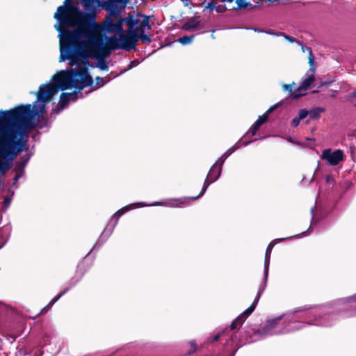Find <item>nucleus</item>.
<instances>
[{
  "instance_id": "obj_1",
  "label": "nucleus",
  "mask_w": 356,
  "mask_h": 356,
  "mask_svg": "<svg viewBox=\"0 0 356 356\" xmlns=\"http://www.w3.org/2000/svg\"><path fill=\"white\" fill-rule=\"evenodd\" d=\"M31 104L0 111V175H4L13 167V161L23 151L29 149L30 132L35 129Z\"/></svg>"
},
{
  "instance_id": "obj_2",
  "label": "nucleus",
  "mask_w": 356,
  "mask_h": 356,
  "mask_svg": "<svg viewBox=\"0 0 356 356\" xmlns=\"http://www.w3.org/2000/svg\"><path fill=\"white\" fill-rule=\"evenodd\" d=\"M84 24L80 30L62 31L60 62L68 60L74 65L81 60L87 67L88 58H106L111 54L112 49L104 42L99 24Z\"/></svg>"
},
{
  "instance_id": "obj_3",
  "label": "nucleus",
  "mask_w": 356,
  "mask_h": 356,
  "mask_svg": "<svg viewBox=\"0 0 356 356\" xmlns=\"http://www.w3.org/2000/svg\"><path fill=\"white\" fill-rule=\"evenodd\" d=\"M53 83L41 85L36 93V102H41L40 106H31L33 111V118L39 113H43L46 104L58 92L59 90H65L75 88L78 90L72 92H62L60 95L59 109L65 108L70 101H75L79 95L81 96V90L87 86H92L93 80L89 74L88 67L79 66L76 70L70 71H61L52 76Z\"/></svg>"
},
{
  "instance_id": "obj_4",
  "label": "nucleus",
  "mask_w": 356,
  "mask_h": 356,
  "mask_svg": "<svg viewBox=\"0 0 356 356\" xmlns=\"http://www.w3.org/2000/svg\"><path fill=\"white\" fill-rule=\"evenodd\" d=\"M81 3L87 12L83 13L85 15H90V17L83 21L82 19H77L72 17L67 16L61 19V24H65L70 27L76 26L74 30H80L82 29L83 24H85L84 23H89L90 24H97L95 22V0H81Z\"/></svg>"
},
{
  "instance_id": "obj_5",
  "label": "nucleus",
  "mask_w": 356,
  "mask_h": 356,
  "mask_svg": "<svg viewBox=\"0 0 356 356\" xmlns=\"http://www.w3.org/2000/svg\"><path fill=\"white\" fill-rule=\"evenodd\" d=\"M92 266V262L86 259H83L79 263L76 267V273L74 276L71 279L70 282V286L65 288L60 291L56 296H55L49 304L41 310V314H44L47 308H50L54 303H56L63 296H64L72 287L78 284L86 273H87Z\"/></svg>"
},
{
  "instance_id": "obj_6",
  "label": "nucleus",
  "mask_w": 356,
  "mask_h": 356,
  "mask_svg": "<svg viewBox=\"0 0 356 356\" xmlns=\"http://www.w3.org/2000/svg\"><path fill=\"white\" fill-rule=\"evenodd\" d=\"M72 17L83 21L90 17V15H85L79 8L74 5L72 0H65V6H60L58 8L57 12L54 14L56 18L60 24L61 19L64 17Z\"/></svg>"
},
{
  "instance_id": "obj_7",
  "label": "nucleus",
  "mask_w": 356,
  "mask_h": 356,
  "mask_svg": "<svg viewBox=\"0 0 356 356\" xmlns=\"http://www.w3.org/2000/svg\"><path fill=\"white\" fill-rule=\"evenodd\" d=\"M225 159L217 161L211 168L207 177L204 181L203 188L199 195L195 197H187L179 200L180 204H184L189 201H193L200 197L204 195L209 186L213 182L216 181L220 176L222 168Z\"/></svg>"
},
{
  "instance_id": "obj_8",
  "label": "nucleus",
  "mask_w": 356,
  "mask_h": 356,
  "mask_svg": "<svg viewBox=\"0 0 356 356\" xmlns=\"http://www.w3.org/2000/svg\"><path fill=\"white\" fill-rule=\"evenodd\" d=\"M321 157L323 160H325L330 165L334 166L344 159V154L341 149L332 152L330 149H325L323 151Z\"/></svg>"
},
{
  "instance_id": "obj_9",
  "label": "nucleus",
  "mask_w": 356,
  "mask_h": 356,
  "mask_svg": "<svg viewBox=\"0 0 356 356\" xmlns=\"http://www.w3.org/2000/svg\"><path fill=\"white\" fill-rule=\"evenodd\" d=\"M282 104L283 102L281 101L271 106L262 115L259 116L257 120L250 128L249 132L251 133L252 136L256 135L257 131L259 130L261 126L268 121V114L275 111L278 107L282 106Z\"/></svg>"
},
{
  "instance_id": "obj_10",
  "label": "nucleus",
  "mask_w": 356,
  "mask_h": 356,
  "mask_svg": "<svg viewBox=\"0 0 356 356\" xmlns=\"http://www.w3.org/2000/svg\"><path fill=\"white\" fill-rule=\"evenodd\" d=\"M138 16L140 18H138L137 19L138 23L136 29H138L140 33H144L145 29L147 30L151 29L149 17L143 14H138Z\"/></svg>"
},
{
  "instance_id": "obj_11",
  "label": "nucleus",
  "mask_w": 356,
  "mask_h": 356,
  "mask_svg": "<svg viewBox=\"0 0 356 356\" xmlns=\"http://www.w3.org/2000/svg\"><path fill=\"white\" fill-rule=\"evenodd\" d=\"M122 20L119 19L116 22H113L112 21L108 22L106 26V30L108 33H122L123 29H122Z\"/></svg>"
},
{
  "instance_id": "obj_12",
  "label": "nucleus",
  "mask_w": 356,
  "mask_h": 356,
  "mask_svg": "<svg viewBox=\"0 0 356 356\" xmlns=\"http://www.w3.org/2000/svg\"><path fill=\"white\" fill-rule=\"evenodd\" d=\"M30 159V156H27L26 158L22 157L20 160L16 161L14 165L13 171L15 173H19L22 175H24L25 173V168Z\"/></svg>"
},
{
  "instance_id": "obj_13",
  "label": "nucleus",
  "mask_w": 356,
  "mask_h": 356,
  "mask_svg": "<svg viewBox=\"0 0 356 356\" xmlns=\"http://www.w3.org/2000/svg\"><path fill=\"white\" fill-rule=\"evenodd\" d=\"M120 38L122 40V42L121 43V49L126 51H130L131 49H135L136 43L134 42V40H131L129 37L121 33Z\"/></svg>"
},
{
  "instance_id": "obj_14",
  "label": "nucleus",
  "mask_w": 356,
  "mask_h": 356,
  "mask_svg": "<svg viewBox=\"0 0 356 356\" xmlns=\"http://www.w3.org/2000/svg\"><path fill=\"white\" fill-rule=\"evenodd\" d=\"M104 38L106 40V44L110 47V49H112V51L121 49V43L116 36H104Z\"/></svg>"
},
{
  "instance_id": "obj_15",
  "label": "nucleus",
  "mask_w": 356,
  "mask_h": 356,
  "mask_svg": "<svg viewBox=\"0 0 356 356\" xmlns=\"http://www.w3.org/2000/svg\"><path fill=\"white\" fill-rule=\"evenodd\" d=\"M134 204H129L117 211L112 217V221H114L113 226H115L120 218L126 212H127L130 209L134 208Z\"/></svg>"
},
{
  "instance_id": "obj_16",
  "label": "nucleus",
  "mask_w": 356,
  "mask_h": 356,
  "mask_svg": "<svg viewBox=\"0 0 356 356\" xmlns=\"http://www.w3.org/2000/svg\"><path fill=\"white\" fill-rule=\"evenodd\" d=\"M293 237V236H289V237H286V238H277V239H275V240L272 241L268 244V245L267 246V248H266V261L270 259V254H271L272 250H273V247H274V245L275 244H277L279 242H282V241H284L285 240L290 239V238H291Z\"/></svg>"
},
{
  "instance_id": "obj_17",
  "label": "nucleus",
  "mask_w": 356,
  "mask_h": 356,
  "mask_svg": "<svg viewBox=\"0 0 356 356\" xmlns=\"http://www.w3.org/2000/svg\"><path fill=\"white\" fill-rule=\"evenodd\" d=\"M248 316L247 315H244V312L241 314L236 318H235L230 325V330H234L237 329L238 327H241L245 321Z\"/></svg>"
},
{
  "instance_id": "obj_18",
  "label": "nucleus",
  "mask_w": 356,
  "mask_h": 356,
  "mask_svg": "<svg viewBox=\"0 0 356 356\" xmlns=\"http://www.w3.org/2000/svg\"><path fill=\"white\" fill-rule=\"evenodd\" d=\"M296 85V83L293 82L292 84H283L282 88L284 90H287L289 92L290 95L291 97L294 99H298L305 94H302L298 92V91H296V89H295V91L293 90V86Z\"/></svg>"
},
{
  "instance_id": "obj_19",
  "label": "nucleus",
  "mask_w": 356,
  "mask_h": 356,
  "mask_svg": "<svg viewBox=\"0 0 356 356\" xmlns=\"http://www.w3.org/2000/svg\"><path fill=\"white\" fill-rule=\"evenodd\" d=\"M264 286H263L261 289H259V291H258L257 296H256V298H255L254 300L253 301V302L252 303V305L247 309H245L243 312L244 315H247L248 316H249L254 311L257 304L259 302V298L261 297V293L264 291Z\"/></svg>"
},
{
  "instance_id": "obj_20",
  "label": "nucleus",
  "mask_w": 356,
  "mask_h": 356,
  "mask_svg": "<svg viewBox=\"0 0 356 356\" xmlns=\"http://www.w3.org/2000/svg\"><path fill=\"white\" fill-rule=\"evenodd\" d=\"M315 77L314 74H311L308 76L306 79H305L299 87L296 88V91H301L302 90H307L314 81Z\"/></svg>"
},
{
  "instance_id": "obj_21",
  "label": "nucleus",
  "mask_w": 356,
  "mask_h": 356,
  "mask_svg": "<svg viewBox=\"0 0 356 356\" xmlns=\"http://www.w3.org/2000/svg\"><path fill=\"white\" fill-rule=\"evenodd\" d=\"M119 2H122L125 5L127 0H108L106 8L110 12L115 11L118 10V3Z\"/></svg>"
},
{
  "instance_id": "obj_22",
  "label": "nucleus",
  "mask_w": 356,
  "mask_h": 356,
  "mask_svg": "<svg viewBox=\"0 0 356 356\" xmlns=\"http://www.w3.org/2000/svg\"><path fill=\"white\" fill-rule=\"evenodd\" d=\"M199 26L200 22H195V19L192 18L184 23L182 28L186 31H191L197 29Z\"/></svg>"
},
{
  "instance_id": "obj_23",
  "label": "nucleus",
  "mask_w": 356,
  "mask_h": 356,
  "mask_svg": "<svg viewBox=\"0 0 356 356\" xmlns=\"http://www.w3.org/2000/svg\"><path fill=\"white\" fill-rule=\"evenodd\" d=\"M324 112V108L316 107L309 111V119L310 120L318 119L321 113Z\"/></svg>"
},
{
  "instance_id": "obj_24",
  "label": "nucleus",
  "mask_w": 356,
  "mask_h": 356,
  "mask_svg": "<svg viewBox=\"0 0 356 356\" xmlns=\"http://www.w3.org/2000/svg\"><path fill=\"white\" fill-rule=\"evenodd\" d=\"M140 32L138 29H131L128 31V34L126 35L127 37H129V38L132 40H134V42L136 44V42L140 39V33H138Z\"/></svg>"
},
{
  "instance_id": "obj_25",
  "label": "nucleus",
  "mask_w": 356,
  "mask_h": 356,
  "mask_svg": "<svg viewBox=\"0 0 356 356\" xmlns=\"http://www.w3.org/2000/svg\"><path fill=\"white\" fill-rule=\"evenodd\" d=\"M138 18H135L133 16H129L126 18V23L129 26V30L135 29L134 27L136 26Z\"/></svg>"
},
{
  "instance_id": "obj_26",
  "label": "nucleus",
  "mask_w": 356,
  "mask_h": 356,
  "mask_svg": "<svg viewBox=\"0 0 356 356\" xmlns=\"http://www.w3.org/2000/svg\"><path fill=\"white\" fill-rule=\"evenodd\" d=\"M194 38V35H184L178 39V42L182 44H188L191 43Z\"/></svg>"
},
{
  "instance_id": "obj_27",
  "label": "nucleus",
  "mask_w": 356,
  "mask_h": 356,
  "mask_svg": "<svg viewBox=\"0 0 356 356\" xmlns=\"http://www.w3.org/2000/svg\"><path fill=\"white\" fill-rule=\"evenodd\" d=\"M96 58L98 60V63H99L98 67L102 70H105V71L108 70V66L106 63L105 58Z\"/></svg>"
},
{
  "instance_id": "obj_28",
  "label": "nucleus",
  "mask_w": 356,
  "mask_h": 356,
  "mask_svg": "<svg viewBox=\"0 0 356 356\" xmlns=\"http://www.w3.org/2000/svg\"><path fill=\"white\" fill-rule=\"evenodd\" d=\"M277 35H282L286 40H288L291 43L296 42V43L300 44V42L299 40H296V38H294L291 36H289V35L285 34L283 32H280L279 34H277Z\"/></svg>"
},
{
  "instance_id": "obj_29",
  "label": "nucleus",
  "mask_w": 356,
  "mask_h": 356,
  "mask_svg": "<svg viewBox=\"0 0 356 356\" xmlns=\"http://www.w3.org/2000/svg\"><path fill=\"white\" fill-rule=\"evenodd\" d=\"M140 39L141 40L142 42L145 43V44H149L152 41L150 36L148 35L144 34V33H140Z\"/></svg>"
},
{
  "instance_id": "obj_30",
  "label": "nucleus",
  "mask_w": 356,
  "mask_h": 356,
  "mask_svg": "<svg viewBox=\"0 0 356 356\" xmlns=\"http://www.w3.org/2000/svg\"><path fill=\"white\" fill-rule=\"evenodd\" d=\"M307 116H309V111H307L306 108H302L299 111V112H298L299 119L303 120Z\"/></svg>"
},
{
  "instance_id": "obj_31",
  "label": "nucleus",
  "mask_w": 356,
  "mask_h": 356,
  "mask_svg": "<svg viewBox=\"0 0 356 356\" xmlns=\"http://www.w3.org/2000/svg\"><path fill=\"white\" fill-rule=\"evenodd\" d=\"M236 3L238 8H245L250 5L245 0H236Z\"/></svg>"
},
{
  "instance_id": "obj_32",
  "label": "nucleus",
  "mask_w": 356,
  "mask_h": 356,
  "mask_svg": "<svg viewBox=\"0 0 356 356\" xmlns=\"http://www.w3.org/2000/svg\"><path fill=\"white\" fill-rule=\"evenodd\" d=\"M306 49L309 52V62H308L309 65L310 66H312L314 65V56L312 54V49L309 47H306Z\"/></svg>"
},
{
  "instance_id": "obj_33",
  "label": "nucleus",
  "mask_w": 356,
  "mask_h": 356,
  "mask_svg": "<svg viewBox=\"0 0 356 356\" xmlns=\"http://www.w3.org/2000/svg\"><path fill=\"white\" fill-rule=\"evenodd\" d=\"M11 203V198L6 196L4 197V200H3V207L5 208V209H6L10 204Z\"/></svg>"
},
{
  "instance_id": "obj_34",
  "label": "nucleus",
  "mask_w": 356,
  "mask_h": 356,
  "mask_svg": "<svg viewBox=\"0 0 356 356\" xmlns=\"http://www.w3.org/2000/svg\"><path fill=\"white\" fill-rule=\"evenodd\" d=\"M300 120L301 119H299L298 116L296 117L292 120L291 125L293 127H296L299 125Z\"/></svg>"
},
{
  "instance_id": "obj_35",
  "label": "nucleus",
  "mask_w": 356,
  "mask_h": 356,
  "mask_svg": "<svg viewBox=\"0 0 356 356\" xmlns=\"http://www.w3.org/2000/svg\"><path fill=\"white\" fill-rule=\"evenodd\" d=\"M220 336H221V333H218V334H216L213 337L209 338L208 340L211 343L218 341L220 339Z\"/></svg>"
},
{
  "instance_id": "obj_36",
  "label": "nucleus",
  "mask_w": 356,
  "mask_h": 356,
  "mask_svg": "<svg viewBox=\"0 0 356 356\" xmlns=\"http://www.w3.org/2000/svg\"><path fill=\"white\" fill-rule=\"evenodd\" d=\"M216 10L218 13H222L226 10V7L224 5H219L216 8Z\"/></svg>"
},
{
  "instance_id": "obj_37",
  "label": "nucleus",
  "mask_w": 356,
  "mask_h": 356,
  "mask_svg": "<svg viewBox=\"0 0 356 356\" xmlns=\"http://www.w3.org/2000/svg\"><path fill=\"white\" fill-rule=\"evenodd\" d=\"M95 86H97L98 85L101 84L102 86L104 85V83H102L103 82V78L102 77H100V76H97L95 78Z\"/></svg>"
},
{
  "instance_id": "obj_38",
  "label": "nucleus",
  "mask_w": 356,
  "mask_h": 356,
  "mask_svg": "<svg viewBox=\"0 0 356 356\" xmlns=\"http://www.w3.org/2000/svg\"><path fill=\"white\" fill-rule=\"evenodd\" d=\"M206 8L207 9H209V10H213L216 8V3L214 2H213V1L209 2V3H207Z\"/></svg>"
},
{
  "instance_id": "obj_39",
  "label": "nucleus",
  "mask_w": 356,
  "mask_h": 356,
  "mask_svg": "<svg viewBox=\"0 0 356 356\" xmlns=\"http://www.w3.org/2000/svg\"><path fill=\"white\" fill-rule=\"evenodd\" d=\"M24 175L16 173L14 178H13V184H15L19 179H20Z\"/></svg>"
},
{
  "instance_id": "obj_40",
  "label": "nucleus",
  "mask_w": 356,
  "mask_h": 356,
  "mask_svg": "<svg viewBox=\"0 0 356 356\" xmlns=\"http://www.w3.org/2000/svg\"><path fill=\"white\" fill-rule=\"evenodd\" d=\"M191 347H193V350H190L188 352V355H191L196 350V344L195 342H190Z\"/></svg>"
},
{
  "instance_id": "obj_41",
  "label": "nucleus",
  "mask_w": 356,
  "mask_h": 356,
  "mask_svg": "<svg viewBox=\"0 0 356 356\" xmlns=\"http://www.w3.org/2000/svg\"><path fill=\"white\" fill-rule=\"evenodd\" d=\"M279 320H280V318H277V319H273V320H272V321L270 322L269 325H270L271 327H275V325L276 324V323H277Z\"/></svg>"
},
{
  "instance_id": "obj_42",
  "label": "nucleus",
  "mask_w": 356,
  "mask_h": 356,
  "mask_svg": "<svg viewBox=\"0 0 356 356\" xmlns=\"http://www.w3.org/2000/svg\"><path fill=\"white\" fill-rule=\"evenodd\" d=\"M354 97H356V91L351 92L348 95V99L349 100Z\"/></svg>"
},
{
  "instance_id": "obj_43",
  "label": "nucleus",
  "mask_w": 356,
  "mask_h": 356,
  "mask_svg": "<svg viewBox=\"0 0 356 356\" xmlns=\"http://www.w3.org/2000/svg\"><path fill=\"white\" fill-rule=\"evenodd\" d=\"M314 307H307L305 306L301 307L300 309H298L296 310V312H302V311H305V310H307V309H312Z\"/></svg>"
},
{
  "instance_id": "obj_44",
  "label": "nucleus",
  "mask_w": 356,
  "mask_h": 356,
  "mask_svg": "<svg viewBox=\"0 0 356 356\" xmlns=\"http://www.w3.org/2000/svg\"><path fill=\"white\" fill-rule=\"evenodd\" d=\"M349 299H350V301H351V302H356V294L350 297Z\"/></svg>"
},
{
  "instance_id": "obj_45",
  "label": "nucleus",
  "mask_w": 356,
  "mask_h": 356,
  "mask_svg": "<svg viewBox=\"0 0 356 356\" xmlns=\"http://www.w3.org/2000/svg\"><path fill=\"white\" fill-rule=\"evenodd\" d=\"M266 33L268 34L274 35V31L271 29L268 30Z\"/></svg>"
},
{
  "instance_id": "obj_46",
  "label": "nucleus",
  "mask_w": 356,
  "mask_h": 356,
  "mask_svg": "<svg viewBox=\"0 0 356 356\" xmlns=\"http://www.w3.org/2000/svg\"><path fill=\"white\" fill-rule=\"evenodd\" d=\"M230 154H231V152H229V151H227V152L224 154V156H225V158H227V157H228Z\"/></svg>"
},
{
  "instance_id": "obj_47",
  "label": "nucleus",
  "mask_w": 356,
  "mask_h": 356,
  "mask_svg": "<svg viewBox=\"0 0 356 356\" xmlns=\"http://www.w3.org/2000/svg\"><path fill=\"white\" fill-rule=\"evenodd\" d=\"M330 179H332V176H327V178H326L327 182L330 181Z\"/></svg>"
},
{
  "instance_id": "obj_48",
  "label": "nucleus",
  "mask_w": 356,
  "mask_h": 356,
  "mask_svg": "<svg viewBox=\"0 0 356 356\" xmlns=\"http://www.w3.org/2000/svg\"><path fill=\"white\" fill-rule=\"evenodd\" d=\"M267 275H268V270H266V275H265V282L266 281Z\"/></svg>"
},
{
  "instance_id": "obj_49",
  "label": "nucleus",
  "mask_w": 356,
  "mask_h": 356,
  "mask_svg": "<svg viewBox=\"0 0 356 356\" xmlns=\"http://www.w3.org/2000/svg\"><path fill=\"white\" fill-rule=\"evenodd\" d=\"M57 30L61 32V29L59 26H58Z\"/></svg>"
},
{
  "instance_id": "obj_50",
  "label": "nucleus",
  "mask_w": 356,
  "mask_h": 356,
  "mask_svg": "<svg viewBox=\"0 0 356 356\" xmlns=\"http://www.w3.org/2000/svg\"><path fill=\"white\" fill-rule=\"evenodd\" d=\"M17 336H12V338L13 339V340H15Z\"/></svg>"
},
{
  "instance_id": "obj_51",
  "label": "nucleus",
  "mask_w": 356,
  "mask_h": 356,
  "mask_svg": "<svg viewBox=\"0 0 356 356\" xmlns=\"http://www.w3.org/2000/svg\"><path fill=\"white\" fill-rule=\"evenodd\" d=\"M225 332V330H223V331L222 332L221 334H224Z\"/></svg>"
},
{
  "instance_id": "obj_52",
  "label": "nucleus",
  "mask_w": 356,
  "mask_h": 356,
  "mask_svg": "<svg viewBox=\"0 0 356 356\" xmlns=\"http://www.w3.org/2000/svg\"><path fill=\"white\" fill-rule=\"evenodd\" d=\"M225 332V330H223V331L222 332L221 334H224Z\"/></svg>"
},
{
  "instance_id": "obj_53",
  "label": "nucleus",
  "mask_w": 356,
  "mask_h": 356,
  "mask_svg": "<svg viewBox=\"0 0 356 356\" xmlns=\"http://www.w3.org/2000/svg\"><path fill=\"white\" fill-rule=\"evenodd\" d=\"M225 332V330H223V331L222 332L221 334H224Z\"/></svg>"
},
{
  "instance_id": "obj_54",
  "label": "nucleus",
  "mask_w": 356,
  "mask_h": 356,
  "mask_svg": "<svg viewBox=\"0 0 356 356\" xmlns=\"http://www.w3.org/2000/svg\"><path fill=\"white\" fill-rule=\"evenodd\" d=\"M302 49L303 51H305L304 46H302Z\"/></svg>"
},
{
  "instance_id": "obj_55",
  "label": "nucleus",
  "mask_w": 356,
  "mask_h": 356,
  "mask_svg": "<svg viewBox=\"0 0 356 356\" xmlns=\"http://www.w3.org/2000/svg\"><path fill=\"white\" fill-rule=\"evenodd\" d=\"M354 105H355V106H356V102H355V104Z\"/></svg>"
}]
</instances>
